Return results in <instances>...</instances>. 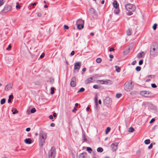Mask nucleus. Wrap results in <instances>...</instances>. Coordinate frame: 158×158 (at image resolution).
<instances>
[{
	"label": "nucleus",
	"instance_id": "1",
	"mask_svg": "<svg viewBox=\"0 0 158 158\" xmlns=\"http://www.w3.org/2000/svg\"><path fill=\"white\" fill-rule=\"evenodd\" d=\"M125 8L128 12L127 14L128 15H131L132 14V12L134 11L136 9L135 5L130 4H127L125 5Z\"/></svg>",
	"mask_w": 158,
	"mask_h": 158
},
{
	"label": "nucleus",
	"instance_id": "2",
	"mask_svg": "<svg viewBox=\"0 0 158 158\" xmlns=\"http://www.w3.org/2000/svg\"><path fill=\"white\" fill-rule=\"evenodd\" d=\"M47 138V134L43 132L40 133L39 135V144L42 146L45 142V139Z\"/></svg>",
	"mask_w": 158,
	"mask_h": 158
},
{
	"label": "nucleus",
	"instance_id": "3",
	"mask_svg": "<svg viewBox=\"0 0 158 158\" xmlns=\"http://www.w3.org/2000/svg\"><path fill=\"white\" fill-rule=\"evenodd\" d=\"M150 53L151 55L154 56L158 54V46L155 45L152 46L150 49Z\"/></svg>",
	"mask_w": 158,
	"mask_h": 158
},
{
	"label": "nucleus",
	"instance_id": "4",
	"mask_svg": "<svg viewBox=\"0 0 158 158\" xmlns=\"http://www.w3.org/2000/svg\"><path fill=\"white\" fill-rule=\"evenodd\" d=\"M133 87V85L131 82V83H127L125 84L124 87V89L127 91L131 90Z\"/></svg>",
	"mask_w": 158,
	"mask_h": 158
},
{
	"label": "nucleus",
	"instance_id": "5",
	"mask_svg": "<svg viewBox=\"0 0 158 158\" xmlns=\"http://www.w3.org/2000/svg\"><path fill=\"white\" fill-rule=\"evenodd\" d=\"M56 154V150L52 148L49 152V158H55Z\"/></svg>",
	"mask_w": 158,
	"mask_h": 158
},
{
	"label": "nucleus",
	"instance_id": "6",
	"mask_svg": "<svg viewBox=\"0 0 158 158\" xmlns=\"http://www.w3.org/2000/svg\"><path fill=\"white\" fill-rule=\"evenodd\" d=\"M112 102V100L111 98L109 97H106L103 101V103L106 105H108L110 104Z\"/></svg>",
	"mask_w": 158,
	"mask_h": 158
},
{
	"label": "nucleus",
	"instance_id": "7",
	"mask_svg": "<svg viewBox=\"0 0 158 158\" xmlns=\"http://www.w3.org/2000/svg\"><path fill=\"white\" fill-rule=\"evenodd\" d=\"M12 7L11 6L6 5L2 10V11L3 13H6L11 10Z\"/></svg>",
	"mask_w": 158,
	"mask_h": 158
},
{
	"label": "nucleus",
	"instance_id": "8",
	"mask_svg": "<svg viewBox=\"0 0 158 158\" xmlns=\"http://www.w3.org/2000/svg\"><path fill=\"white\" fill-rule=\"evenodd\" d=\"M76 79L75 77H73L71 79L70 85L72 87H74L76 85Z\"/></svg>",
	"mask_w": 158,
	"mask_h": 158
},
{
	"label": "nucleus",
	"instance_id": "9",
	"mask_svg": "<svg viewBox=\"0 0 158 158\" xmlns=\"http://www.w3.org/2000/svg\"><path fill=\"white\" fill-rule=\"evenodd\" d=\"M118 144L116 143H113L111 145V146L113 151H115L118 148Z\"/></svg>",
	"mask_w": 158,
	"mask_h": 158
},
{
	"label": "nucleus",
	"instance_id": "10",
	"mask_svg": "<svg viewBox=\"0 0 158 158\" xmlns=\"http://www.w3.org/2000/svg\"><path fill=\"white\" fill-rule=\"evenodd\" d=\"M81 66V63L80 62H77L75 64L74 69H77L79 70Z\"/></svg>",
	"mask_w": 158,
	"mask_h": 158
},
{
	"label": "nucleus",
	"instance_id": "11",
	"mask_svg": "<svg viewBox=\"0 0 158 158\" xmlns=\"http://www.w3.org/2000/svg\"><path fill=\"white\" fill-rule=\"evenodd\" d=\"M94 78V77H92L89 78H88L85 81V84H87L89 83H91L93 82V78Z\"/></svg>",
	"mask_w": 158,
	"mask_h": 158
},
{
	"label": "nucleus",
	"instance_id": "12",
	"mask_svg": "<svg viewBox=\"0 0 158 158\" xmlns=\"http://www.w3.org/2000/svg\"><path fill=\"white\" fill-rule=\"evenodd\" d=\"M13 85L11 84H9L7 85L5 87V89L6 91L10 90L12 88Z\"/></svg>",
	"mask_w": 158,
	"mask_h": 158
},
{
	"label": "nucleus",
	"instance_id": "13",
	"mask_svg": "<svg viewBox=\"0 0 158 158\" xmlns=\"http://www.w3.org/2000/svg\"><path fill=\"white\" fill-rule=\"evenodd\" d=\"M150 93V92L147 91H143L140 92V94L146 97H148V94H149Z\"/></svg>",
	"mask_w": 158,
	"mask_h": 158
},
{
	"label": "nucleus",
	"instance_id": "14",
	"mask_svg": "<svg viewBox=\"0 0 158 158\" xmlns=\"http://www.w3.org/2000/svg\"><path fill=\"white\" fill-rule=\"evenodd\" d=\"M112 84V81L109 80H103V84L105 85H111Z\"/></svg>",
	"mask_w": 158,
	"mask_h": 158
},
{
	"label": "nucleus",
	"instance_id": "15",
	"mask_svg": "<svg viewBox=\"0 0 158 158\" xmlns=\"http://www.w3.org/2000/svg\"><path fill=\"white\" fill-rule=\"evenodd\" d=\"M24 142L26 143L27 144H30L32 142L31 139L30 138H27L25 139L24 140Z\"/></svg>",
	"mask_w": 158,
	"mask_h": 158
},
{
	"label": "nucleus",
	"instance_id": "16",
	"mask_svg": "<svg viewBox=\"0 0 158 158\" xmlns=\"http://www.w3.org/2000/svg\"><path fill=\"white\" fill-rule=\"evenodd\" d=\"M87 154L86 152H83L80 154L79 156V158H86Z\"/></svg>",
	"mask_w": 158,
	"mask_h": 158
},
{
	"label": "nucleus",
	"instance_id": "17",
	"mask_svg": "<svg viewBox=\"0 0 158 158\" xmlns=\"http://www.w3.org/2000/svg\"><path fill=\"white\" fill-rule=\"evenodd\" d=\"M113 6L115 9H117L119 8V4L116 1H114L113 3Z\"/></svg>",
	"mask_w": 158,
	"mask_h": 158
},
{
	"label": "nucleus",
	"instance_id": "18",
	"mask_svg": "<svg viewBox=\"0 0 158 158\" xmlns=\"http://www.w3.org/2000/svg\"><path fill=\"white\" fill-rule=\"evenodd\" d=\"M144 54L145 53L143 52L139 53L137 54V57L138 59L142 58L144 56Z\"/></svg>",
	"mask_w": 158,
	"mask_h": 158
},
{
	"label": "nucleus",
	"instance_id": "19",
	"mask_svg": "<svg viewBox=\"0 0 158 158\" xmlns=\"http://www.w3.org/2000/svg\"><path fill=\"white\" fill-rule=\"evenodd\" d=\"M84 20L81 19H79L76 22L77 24H84Z\"/></svg>",
	"mask_w": 158,
	"mask_h": 158
},
{
	"label": "nucleus",
	"instance_id": "20",
	"mask_svg": "<svg viewBox=\"0 0 158 158\" xmlns=\"http://www.w3.org/2000/svg\"><path fill=\"white\" fill-rule=\"evenodd\" d=\"M95 10L93 8H91L89 10V13L90 14V15L94 14L95 13Z\"/></svg>",
	"mask_w": 158,
	"mask_h": 158
},
{
	"label": "nucleus",
	"instance_id": "21",
	"mask_svg": "<svg viewBox=\"0 0 158 158\" xmlns=\"http://www.w3.org/2000/svg\"><path fill=\"white\" fill-rule=\"evenodd\" d=\"M77 27L79 30H81L84 27L83 24H77Z\"/></svg>",
	"mask_w": 158,
	"mask_h": 158
},
{
	"label": "nucleus",
	"instance_id": "22",
	"mask_svg": "<svg viewBox=\"0 0 158 158\" xmlns=\"http://www.w3.org/2000/svg\"><path fill=\"white\" fill-rule=\"evenodd\" d=\"M12 111L13 112L12 114H15L18 113V111L17 110V109L15 108H14L12 110Z\"/></svg>",
	"mask_w": 158,
	"mask_h": 158
},
{
	"label": "nucleus",
	"instance_id": "23",
	"mask_svg": "<svg viewBox=\"0 0 158 158\" xmlns=\"http://www.w3.org/2000/svg\"><path fill=\"white\" fill-rule=\"evenodd\" d=\"M114 12L115 14L116 15L118 14L120 12L119 8L117 9H115L114 10Z\"/></svg>",
	"mask_w": 158,
	"mask_h": 158
},
{
	"label": "nucleus",
	"instance_id": "24",
	"mask_svg": "<svg viewBox=\"0 0 158 158\" xmlns=\"http://www.w3.org/2000/svg\"><path fill=\"white\" fill-rule=\"evenodd\" d=\"M127 35H131V30L130 29H128L127 31Z\"/></svg>",
	"mask_w": 158,
	"mask_h": 158
},
{
	"label": "nucleus",
	"instance_id": "25",
	"mask_svg": "<svg viewBox=\"0 0 158 158\" xmlns=\"http://www.w3.org/2000/svg\"><path fill=\"white\" fill-rule=\"evenodd\" d=\"M134 130V128L132 127H131L129 128L128 131L129 132H133Z\"/></svg>",
	"mask_w": 158,
	"mask_h": 158
},
{
	"label": "nucleus",
	"instance_id": "26",
	"mask_svg": "<svg viewBox=\"0 0 158 158\" xmlns=\"http://www.w3.org/2000/svg\"><path fill=\"white\" fill-rule=\"evenodd\" d=\"M103 149L102 148L99 147L97 149V151L98 152H103Z\"/></svg>",
	"mask_w": 158,
	"mask_h": 158
},
{
	"label": "nucleus",
	"instance_id": "27",
	"mask_svg": "<svg viewBox=\"0 0 158 158\" xmlns=\"http://www.w3.org/2000/svg\"><path fill=\"white\" fill-rule=\"evenodd\" d=\"M86 150L89 153H91L92 151V150L91 148L89 147L86 148Z\"/></svg>",
	"mask_w": 158,
	"mask_h": 158
},
{
	"label": "nucleus",
	"instance_id": "28",
	"mask_svg": "<svg viewBox=\"0 0 158 158\" xmlns=\"http://www.w3.org/2000/svg\"><path fill=\"white\" fill-rule=\"evenodd\" d=\"M6 102V99L5 98H3L1 100L0 103L1 105L4 104Z\"/></svg>",
	"mask_w": 158,
	"mask_h": 158
},
{
	"label": "nucleus",
	"instance_id": "29",
	"mask_svg": "<svg viewBox=\"0 0 158 158\" xmlns=\"http://www.w3.org/2000/svg\"><path fill=\"white\" fill-rule=\"evenodd\" d=\"M110 127H108L105 130L106 134H107L110 130Z\"/></svg>",
	"mask_w": 158,
	"mask_h": 158
},
{
	"label": "nucleus",
	"instance_id": "30",
	"mask_svg": "<svg viewBox=\"0 0 158 158\" xmlns=\"http://www.w3.org/2000/svg\"><path fill=\"white\" fill-rule=\"evenodd\" d=\"M97 83L103 84V80H98L97 81Z\"/></svg>",
	"mask_w": 158,
	"mask_h": 158
},
{
	"label": "nucleus",
	"instance_id": "31",
	"mask_svg": "<svg viewBox=\"0 0 158 158\" xmlns=\"http://www.w3.org/2000/svg\"><path fill=\"white\" fill-rule=\"evenodd\" d=\"M51 94H53L54 93L55 88L54 87H52L51 89Z\"/></svg>",
	"mask_w": 158,
	"mask_h": 158
},
{
	"label": "nucleus",
	"instance_id": "32",
	"mask_svg": "<svg viewBox=\"0 0 158 158\" xmlns=\"http://www.w3.org/2000/svg\"><path fill=\"white\" fill-rule=\"evenodd\" d=\"M150 143V141L149 139L145 140L144 141V143L145 144H149Z\"/></svg>",
	"mask_w": 158,
	"mask_h": 158
},
{
	"label": "nucleus",
	"instance_id": "33",
	"mask_svg": "<svg viewBox=\"0 0 158 158\" xmlns=\"http://www.w3.org/2000/svg\"><path fill=\"white\" fill-rule=\"evenodd\" d=\"M96 62L98 63H101L102 61V59L100 58H98L96 60Z\"/></svg>",
	"mask_w": 158,
	"mask_h": 158
},
{
	"label": "nucleus",
	"instance_id": "34",
	"mask_svg": "<svg viewBox=\"0 0 158 158\" xmlns=\"http://www.w3.org/2000/svg\"><path fill=\"white\" fill-rule=\"evenodd\" d=\"M93 88L95 89H98L100 87L98 85H94L93 86Z\"/></svg>",
	"mask_w": 158,
	"mask_h": 158
},
{
	"label": "nucleus",
	"instance_id": "35",
	"mask_svg": "<svg viewBox=\"0 0 158 158\" xmlns=\"http://www.w3.org/2000/svg\"><path fill=\"white\" fill-rule=\"evenodd\" d=\"M115 67L116 68V71L118 72H119L120 71V69L117 66H116Z\"/></svg>",
	"mask_w": 158,
	"mask_h": 158
},
{
	"label": "nucleus",
	"instance_id": "36",
	"mask_svg": "<svg viewBox=\"0 0 158 158\" xmlns=\"http://www.w3.org/2000/svg\"><path fill=\"white\" fill-rule=\"evenodd\" d=\"M98 99V95L97 94H96L95 95V97L94 100H95V102L97 104H97Z\"/></svg>",
	"mask_w": 158,
	"mask_h": 158
},
{
	"label": "nucleus",
	"instance_id": "37",
	"mask_svg": "<svg viewBox=\"0 0 158 158\" xmlns=\"http://www.w3.org/2000/svg\"><path fill=\"white\" fill-rule=\"evenodd\" d=\"M84 90H85V89L84 88L82 87L77 92L79 93V92H82L84 91Z\"/></svg>",
	"mask_w": 158,
	"mask_h": 158
},
{
	"label": "nucleus",
	"instance_id": "38",
	"mask_svg": "<svg viewBox=\"0 0 158 158\" xmlns=\"http://www.w3.org/2000/svg\"><path fill=\"white\" fill-rule=\"evenodd\" d=\"M141 69V68L140 67L137 66V67H136V68H135V70L136 71H139Z\"/></svg>",
	"mask_w": 158,
	"mask_h": 158
},
{
	"label": "nucleus",
	"instance_id": "39",
	"mask_svg": "<svg viewBox=\"0 0 158 158\" xmlns=\"http://www.w3.org/2000/svg\"><path fill=\"white\" fill-rule=\"evenodd\" d=\"M122 95V94H117L116 95V97L117 98H119L121 97Z\"/></svg>",
	"mask_w": 158,
	"mask_h": 158
},
{
	"label": "nucleus",
	"instance_id": "40",
	"mask_svg": "<svg viewBox=\"0 0 158 158\" xmlns=\"http://www.w3.org/2000/svg\"><path fill=\"white\" fill-rule=\"evenodd\" d=\"M157 25L156 24H155L152 27V28L154 30H155L157 27Z\"/></svg>",
	"mask_w": 158,
	"mask_h": 158
},
{
	"label": "nucleus",
	"instance_id": "41",
	"mask_svg": "<svg viewBox=\"0 0 158 158\" xmlns=\"http://www.w3.org/2000/svg\"><path fill=\"white\" fill-rule=\"evenodd\" d=\"M36 109L35 108H32L31 110V113H34L36 111Z\"/></svg>",
	"mask_w": 158,
	"mask_h": 158
},
{
	"label": "nucleus",
	"instance_id": "42",
	"mask_svg": "<svg viewBox=\"0 0 158 158\" xmlns=\"http://www.w3.org/2000/svg\"><path fill=\"white\" fill-rule=\"evenodd\" d=\"M152 87L153 88H156L157 87L156 85L155 84H151Z\"/></svg>",
	"mask_w": 158,
	"mask_h": 158
},
{
	"label": "nucleus",
	"instance_id": "43",
	"mask_svg": "<svg viewBox=\"0 0 158 158\" xmlns=\"http://www.w3.org/2000/svg\"><path fill=\"white\" fill-rule=\"evenodd\" d=\"M11 46L10 45L8 46V47H7V48H6V50H8V51H9L11 49Z\"/></svg>",
	"mask_w": 158,
	"mask_h": 158
},
{
	"label": "nucleus",
	"instance_id": "44",
	"mask_svg": "<svg viewBox=\"0 0 158 158\" xmlns=\"http://www.w3.org/2000/svg\"><path fill=\"white\" fill-rule=\"evenodd\" d=\"M155 120V119L154 118H152L151 120L150 121L149 123H152L154 122Z\"/></svg>",
	"mask_w": 158,
	"mask_h": 158
},
{
	"label": "nucleus",
	"instance_id": "45",
	"mask_svg": "<svg viewBox=\"0 0 158 158\" xmlns=\"http://www.w3.org/2000/svg\"><path fill=\"white\" fill-rule=\"evenodd\" d=\"M143 63V60H141L139 62V64L140 65H142Z\"/></svg>",
	"mask_w": 158,
	"mask_h": 158
},
{
	"label": "nucleus",
	"instance_id": "46",
	"mask_svg": "<svg viewBox=\"0 0 158 158\" xmlns=\"http://www.w3.org/2000/svg\"><path fill=\"white\" fill-rule=\"evenodd\" d=\"M4 3V2H3V1H0V6L2 5Z\"/></svg>",
	"mask_w": 158,
	"mask_h": 158
},
{
	"label": "nucleus",
	"instance_id": "47",
	"mask_svg": "<svg viewBox=\"0 0 158 158\" xmlns=\"http://www.w3.org/2000/svg\"><path fill=\"white\" fill-rule=\"evenodd\" d=\"M69 28L68 26L66 25H64V28L65 29H68Z\"/></svg>",
	"mask_w": 158,
	"mask_h": 158
},
{
	"label": "nucleus",
	"instance_id": "48",
	"mask_svg": "<svg viewBox=\"0 0 158 158\" xmlns=\"http://www.w3.org/2000/svg\"><path fill=\"white\" fill-rule=\"evenodd\" d=\"M136 63V60H134L131 63V65H134Z\"/></svg>",
	"mask_w": 158,
	"mask_h": 158
},
{
	"label": "nucleus",
	"instance_id": "49",
	"mask_svg": "<svg viewBox=\"0 0 158 158\" xmlns=\"http://www.w3.org/2000/svg\"><path fill=\"white\" fill-rule=\"evenodd\" d=\"M153 145L152 144H150V145L148 147V148L149 149H151L152 148V147Z\"/></svg>",
	"mask_w": 158,
	"mask_h": 158
},
{
	"label": "nucleus",
	"instance_id": "50",
	"mask_svg": "<svg viewBox=\"0 0 158 158\" xmlns=\"http://www.w3.org/2000/svg\"><path fill=\"white\" fill-rule=\"evenodd\" d=\"M42 14L41 13H39L37 14V16L38 17H40L42 16Z\"/></svg>",
	"mask_w": 158,
	"mask_h": 158
},
{
	"label": "nucleus",
	"instance_id": "51",
	"mask_svg": "<svg viewBox=\"0 0 158 158\" xmlns=\"http://www.w3.org/2000/svg\"><path fill=\"white\" fill-rule=\"evenodd\" d=\"M114 49L113 48H110L109 49V51L110 52H111V51H114Z\"/></svg>",
	"mask_w": 158,
	"mask_h": 158
},
{
	"label": "nucleus",
	"instance_id": "52",
	"mask_svg": "<svg viewBox=\"0 0 158 158\" xmlns=\"http://www.w3.org/2000/svg\"><path fill=\"white\" fill-rule=\"evenodd\" d=\"M31 130V128L29 127L27 128L26 129V131H29Z\"/></svg>",
	"mask_w": 158,
	"mask_h": 158
},
{
	"label": "nucleus",
	"instance_id": "53",
	"mask_svg": "<svg viewBox=\"0 0 158 158\" xmlns=\"http://www.w3.org/2000/svg\"><path fill=\"white\" fill-rule=\"evenodd\" d=\"M16 7L17 9H20L21 7L19 5H17L16 6Z\"/></svg>",
	"mask_w": 158,
	"mask_h": 158
},
{
	"label": "nucleus",
	"instance_id": "54",
	"mask_svg": "<svg viewBox=\"0 0 158 158\" xmlns=\"http://www.w3.org/2000/svg\"><path fill=\"white\" fill-rule=\"evenodd\" d=\"M74 53H75L73 51L71 52V55L72 56H73L74 54Z\"/></svg>",
	"mask_w": 158,
	"mask_h": 158
},
{
	"label": "nucleus",
	"instance_id": "55",
	"mask_svg": "<svg viewBox=\"0 0 158 158\" xmlns=\"http://www.w3.org/2000/svg\"><path fill=\"white\" fill-rule=\"evenodd\" d=\"M44 54L43 53L40 55V57L41 58H42L44 57Z\"/></svg>",
	"mask_w": 158,
	"mask_h": 158
},
{
	"label": "nucleus",
	"instance_id": "56",
	"mask_svg": "<svg viewBox=\"0 0 158 158\" xmlns=\"http://www.w3.org/2000/svg\"><path fill=\"white\" fill-rule=\"evenodd\" d=\"M77 111V109L74 108L72 110V112H73L75 113L76 111Z\"/></svg>",
	"mask_w": 158,
	"mask_h": 158
},
{
	"label": "nucleus",
	"instance_id": "57",
	"mask_svg": "<svg viewBox=\"0 0 158 158\" xmlns=\"http://www.w3.org/2000/svg\"><path fill=\"white\" fill-rule=\"evenodd\" d=\"M104 1H102L101 2H100V1H99V3H101L102 4H103L104 3Z\"/></svg>",
	"mask_w": 158,
	"mask_h": 158
},
{
	"label": "nucleus",
	"instance_id": "58",
	"mask_svg": "<svg viewBox=\"0 0 158 158\" xmlns=\"http://www.w3.org/2000/svg\"><path fill=\"white\" fill-rule=\"evenodd\" d=\"M55 124L53 123H51L50 124V126L52 127H54L55 126Z\"/></svg>",
	"mask_w": 158,
	"mask_h": 158
},
{
	"label": "nucleus",
	"instance_id": "59",
	"mask_svg": "<svg viewBox=\"0 0 158 158\" xmlns=\"http://www.w3.org/2000/svg\"><path fill=\"white\" fill-rule=\"evenodd\" d=\"M49 118L50 119H53V117L52 115H50L49 116Z\"/></svg>",
	"mask_w": 158,
	"mask_h": 158
},
{
	"label": "nucleus",
	"instance_id": "60",
	"mask_svg": "<svg viewBox=\"0 0 158 158\" xmlns=\"http://www.w3.org/2000/svg\"><path fill=\"white\" fill-rule=\"evenodd\" d=\"M109 57L110 58L112 59L114 57V56L112 55H110Z\"/></svg>",
	"mask_w": 158,
	"mask_h": 158
},
{
	"label": "nucleus",
	"instance_id": "61",
	"mask_svg": "<svg viewBox=\"0 0 158 158\" xmlns=\"http://www.w3.org/2000/svg\"><path fill=\"white\" fill-rule=\"evenodd\" d=\"M56 114L55 113H54L53 114V116L54 117H56Z\"/></svg>",
	"mask_w": 158,
	"mask_h": 158
},
{
	"label": "nucleus",
	"instance_id": "62",
	"mask_svg": "<svg viewBox=\"0 0 158 158\" xmlns=\"http://www.w3.org/2000/svg\"><path fill=\"white\" fill-rule=\"evenodd\" d=\"M13 97V95L12 94L10 95L9 96V98L10 99L11 98H12Z\"/></svg>",
	"mask_w": 158,
	"mask_h": 158
},
{
	"label": "nucleus",
	"instance_id": "63",
	"mask_svg": "<svg viewBox=\"0 0 158 158\" xmlns=\"http://www.w3.org/2000/svg\"><path fill=\"white\" fill-rule=\"evenodd\" d=\"M36 4V3H33L32 4H31V5H32V6H35Z\"/></svg>",
	"mask_w": 158,
	"mask_h": 158
},
{
	"label": "nucleus",
	"instance_id": "64",
	"mask_svg": "<svg viewBox=\"0 0 158 158\" xmlns=\"http://www.w3.org/2000/svg\"><path fill=\"white\" fill-rule=\"evenodd\" d=\"M90 34L91 35H92V36H94V32H91L90 33Z\"/></svg>",
	"mask_w": 158,
	"mask_h": 158
}]
</instances>
